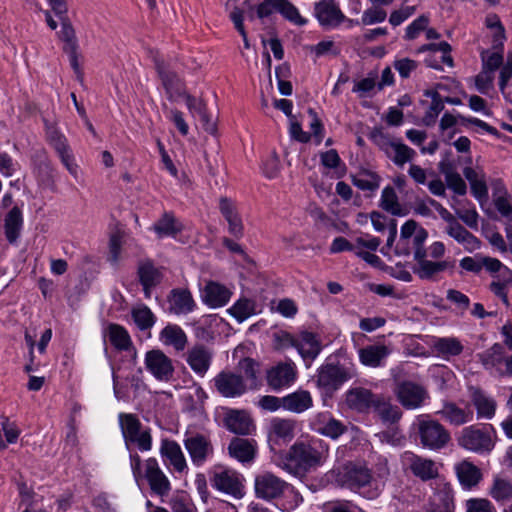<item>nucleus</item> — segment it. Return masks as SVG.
Here are the masks:
<instances>
[{
  "instance_id": "nucleus-36",
  "label": "nucleus",
  "mask_w": 512,
  "mask_h": 512,
  "mask_svg": "<svg viewBox=\"0 0 512 512\" xmlns=\"http://www.w3.org/2000/svg\"><path fill=\"white\" fill-rule=\"evenodd\" d=\"M353 185L363 191H376L380 186L381 177L368 169H361L358 173L351 175Z\"/></svg>"
},
{
  "instance_id": "nucleus-50",
  "label": "nucleus",
  "mask_w": 512,
  "mask_h": 512,
  "mask_svg": "<svg viewBox=\"0 0 512 512\" xmlns=\"http://www.w3.org/2000/svg\"><path fill=\"white\" fill-rule=\"evenodd\" d=\"M229 313L239 322L246 320L255 312V303L249 299H239L229 310Z\"/></svg>"
},
{
  "instance_id": "nucleus-46",
  "label": "nucleus",
  "mask_w": 512,
  "mask_h": 512,
  "mask_svg": "<svg viewBox=\"0 0 512 512\" xmlns=\"http://www.w3.org/2000/svg\"><path fill=\"white\" fill-rule=\"evenodd\" d=\"M119 422L124 440L135 436L141 431L142 424L135 414L121 413L119 415Z\"/></svg>"
},
{
  "instance_id": "nucleus-8",
  "label": "nucleus",
  "mask_w": 512,
  "mask_h": 512,
  "mask_svg": "<svg viewBox=\"0 0 512 512\" xmlns=\"http://www.w3.org/2000/svg\"><path fill=\"white\" fill-rule=\"evenodd\" d=\"M146 369L159 381H170L174 375V366L171 358H169L162 350L152 349L145 354Z\"/></svg>"
},
{
  "instance_id": "nucleus-43",
  "label": "nucleus",
  "mask_w": 512,
  "mask_h": 512,
  "mask_svg": "<svg viewBox=\"0 0 512 512\" xmlns=\"http://www.w3.org/2000/svg\"><path fill=\"white\" fill-rule=\"evenodd\" d=\"M131 316L136 326L141 330L150 329L156 321V317L149 307L146 305H140L132 308Z\"/></svg>"
},
{
  "instance_id": "nucleus-47",
  "label": "nucleus",
  "mask_w": 512,
  "mask_h": 512,
  "mask_svg": "<svg viewBox=\"0 0 512 512\" xmlns=\"http://www.w3.org/2000/svg\"><path fill=\"white\" fill-rule=\"evenodd\" d=\"M278 12L288 21L295 25L303 26L307 20L303 18L298 9L289 0H277Z\"/></svg>"
},
{
  "instance_id": "nucleus-27",
  "label": "nucleus",
  "mask_w": 512,
  "mask_h": 512,
  "mask_svg": "<svg viewBox=\"0 0 512 512\" xmlns=\"http://www.w3.org/2000/svg\"><path fill=\"white\" fill-rule=\"evenodd\" d=\"M225 427L238 435L249 434L252 420L248 414L240 410H230L224 418Z\"/></svg>"
},
{
  "instance_id": "nucleus-20",
  "label": "nucleus",
  "mask_w": 512,
  "mask_h": 512,
  "mask_svg": "<svg viewBox=\"0 0 512 512\" xmlns=\"http://www.w3.org/2000/svg\"><path fill=\"white\" fill-rule=\"evenodd\" d=\"M219 210L228 222L229 233L237 239L241 238L244 234V226L234 202L228 197H221Z\"/></svg>"
},
{
  "instance_id": "nucleus-9",
  "label": "nucleus",
  "mask_w": 512,
  "mask_h": 512,
  "mask_svg": "<svg viewBox=\"0 0 512 512\" xmlns=\"http://www.w3.org/2000/svg\"><path fill=\"white\" fill-rule=\"evenodd\" d=\"M394 392L400 404L406 409L419 408L428 397L427 390L412 381L397 382Z\"/></svg>"
},
{
  "instance_id": "nucleus-31",
  "label": "nucleus",
  "mask_w": 512,
  "mask_h": 512,
  "mask_svg": "<svg viewBox=\"0 0 512 512\" xmlns=\"http://www.w3.org/2000/svg\"><path fill=\"white\" fill-rule=\"evenodd\" d=\"M160 452L163 457L170 461L176 471L182 472L187 467L181 447L175 441L163 439Z\"/></svg>"
},
{
  "instance_id": "nucleus-7",
  "label": "nucleus",
  "mask_w": 512,
  "mask_h": 512,
  "mask_svg": "<svg viewBox=\"0 0 512 512\" xmlns=\"http://www.w3.org/2000/svg\"><path fill=\"white\" fill-rule=\"evenodd\" d=\"M212 381L216 391L224 398H237L248 390L243 376L232 371L223 370Z\"/></svg>"
},
{
  "instance_id": "nucleus-35",
  "label": "nucleus",
  "mask_w": 512,
  "mask_h": 512,
  "mask_svg": "<svg viewBox=\"0 0 512 512\" xmlns=\"http://www.w3.org/2000/svg\"><path fill=\"white\" fill-rule=\"evenodd\" d=\"M22 225V212L19 207L15 206L7 213L4 219L5 237L9 243L13 244L17 241Z\"/></svg>"
},
{
  "instance_id": "nucleus-58",
  "label": "nucleus",
  "mask_w": 512,
  "mask_h": 512,
  "mask_svg": "<svg viewBox=\"0 0 512 512\" xmlns=\"http://www.w3.org/2000/svg\"><path fill=\"white\" fill-rule=\"evenodd\" d=\"M424 96L431 98L428 112L437 116L444 110V100L436 90H425Z\"/></svg>"
},
{
  "instance_id": "nucleus-15",
  "label": "nucleus",
  "mask_w": 512,
  "mask_h": 512,
  "mask_svg": "<svg viewBox=\"0 0 512 512\" xmlns=\"http://www.w3.org/2000/svg\"><path fill=\"white\" fill-rule=\"evenodd\" d=\"M213 352L204 344H196L187 351L186 361L191 370L198 376L204 377L210 369Z\"/></svg>"
},
{
  "instance_id": "nucleus-44",
  "label": "nucleus",
  "mask_w": 512,
  "mask_h": 512,
  "mask_svg": "<svg viewBox=\"0 0 512 512\" xmlns=\"http://www.w3.org/2000/svg\"><path fill=\"white\" fill-rule=\"evenodd\" d=\"M381 207L395 216H403L405 212L402 210L398 202V196L393 187L387 186L383 189L381 195Z\"/></svg>"
},
{
  "instance_id": "nucleus-2",
  "label": "nucleus",
  "mask_w": 512,
  "mask_h": 512,
  "mask_svg": "<svg viewBox=\"0 0 512 512\" xmlns=\"http://www.w3.org/2000/svg\"><path fill=\"white\" fill-rule=\"evenodd\" d=\"M316 442H295L281 458V467L289 474L303 478L319 467L325 454L315 446Z\"/></svg>"
},
{
  "instance_id": "nucleus-28",
  "label": "nucleus",
  "mask_w": 512,
  "mask_h": 512,
  "mask_svg": "<svg viewBox=\"0 0 512 512\" xmlns=\"http://www.w3.org/2000/svg\"><path fill=\"white\" fill-rule=\"evenodd\" d=\"M231 292L223 285L210 281L203 291V301L211 307L224 306L230 299Z\"/></svg>"
},
{
  "instance_id": "nucleus-19",
  "label": "nucleus",
  "mask_w": 512,
  "mask_h": 512,
  "mask_svg": "<svg viewBox=\"0 0 512 512\" xmlns=\"http://www.w3.org/2000/svg\"><path fill=\"white\" fill-rule=\"evenodd\" d=\"M137 274L145 297L150 298L152 289L162 281V272L150 260H146L139 263Z\"/></svg>"
},
{
  "instance_id": "nucleus-59",
  "label": "nucleus",
  "mask_w": 512,
  "mask_h": 512,
  "mask_svg": "<svg viewBox=\"0 0 512 512\" xmlns=\"http://www.w3.org/2000/svg\"><path fill=\"white\" fill-rule=\"evenodd\" d=\"M511 282L512 278H504L503 280L493 281L489 285L490 290L499 297L507 307L510 303L506 292V286Z\"/></svg>"
},
{
  "instance_id": "nucleus-64",
  "label": "nucleus",
  "mask_w": 512,
  "mask_h": 512,
  "mask_svg": "<svg viewBox=\"0 0 512 512\" xmlns=\"http://www.w3.org/2000/svg\"><path fill=\"white\" fill-rule=\"evenodd\" d=\"M172 512H197L195 505L184 497H175L171 500Z\"/></svg>"
},
{
  "instance_id": "nucleus-5",
  "label": "nucleus",
  "mask_w": 512,
  "mask_h": 512,
  "mask_svg": "<svg viewBox=\"0 0 512 512\" xmlns=\"http://www.w3.org/2000/svg\"><path fill=\"white\" fill-rule=\"evenodd\" d=\"M418 435L421 445L433 451L443 449L451 440L450 433L444 425L433 419L418 420Z\"/></svg>"
},
{
  "instance_id": "nucleus-3",
  "label": "nucleus",
  "mask_w": 512,
  "mask_h": 512,
  "mask_svg": "<svg viewBox=\"0 0 512 512\" xmlns=\"http://www.w3.org/2000/svg\"><path fill=\"white\" fill-rule=\"evenodd\" d=\"M335 482L352 491L359 490L370 484L373 475L371 469L360 462L349 461L333 470Z\"/></svg>"
},
{
  "instance_id": "nucleus-13",
  "label": "nucleus",
  "mask_w": 512,
  "mask_h": 512,
  "mask_svg": "<svg viewBox=\"0 0 512 512\" xmlns=\"http://www.w3.org/2000/svg\"><path fill=\"white\" fill-rule=\"evenodd\" d=\"M297 372L294 363L281 362L267 370V384L273 390L289 387L296 379Z\"/></svg>"
},
{
  "instance_id": "nucleus-62",
  "label": "nucleus",
  "mask_w": 512,
  "mask_h": 512,
  "mask_svg": "<svg viewBox=\"0 0 512 512\" xmlns=\"http://www.w3.org/2000/svg\"><path fill=\"white\" fill-rule=\"evenodd\" d=\"M393 66L402 78H408L410 73L418 67V64L415 60L403 58L396 60Z\"/></svg>"
},
{
  "instance_id": "nucleus-11",
  "label": "nucleus",
  "mask_w": 512,
  "mask_h": 512,
  "mask_svg": "<svg viewBox=\"0 0 512 512\" xmlns=\"http://www.w3.org/2000/svg\"><path fill=\"white\" fill-rule=\"evenodd\" d=\"M457 441L460 447L473 452L490 451L493 448L489 433L474 426L464 428Z\"/></svg>"
},
{
  "instance_id": "nucleus-38",
  "label": "nucleus",
  "mask_w": 512,
  "mask_h": 512,
  "mask_svg": "<svg viewBox=\"0 0 512 512\" xmlns=\"http://www.w3.org/2000/svg\"><path fill=\"white\" fill-rule=\"evenodd\" d=\"M456 473L460 483L468 488L477 485L482 477L479 468L467 461L456 465Z\"/></svg>"
},
{
  "instance_id": "nucleus-17",
  "label": "nucleus",
  "mask_w": 512,
  "mask_h": 512,
  "mask_svg": "<svg viewBox=\"0 0 512 512\" xmlns=\"http://www.w3.org/2000/svg\"><path fill=\"white\" fill-rule=\"evenodd\" d=\"M145 478L147 479L152 492L159 496H165L171 489L170 482L160 469L155 458H149L145 464Z\"/></svg>"
},
{
  "instance_id": "nucleus-55",
  "label": "nucleus",
  "mask_w": 512,
  "mask_h": 512,
  "mask_svg": "<svg viewBox=\"0 0 512 512\" xmlns=\"http://www.w3.org/2000/svg\"><path fill=\"white\" fill-rule=\"evenodd\" d=\"M47 139L57 154L69 149L65 136L54 128L48 129Z\"/></svg>"
},
{
  "instance_id": "nucleus-21",
  "label": "nucleus",
  "mask_w": 512,
  "mask_h": 512,
  "mask_svg": "<svg viewBox=\"0 0 512 512\" xmlns=\"http://www.w3.org/2000/svg\"><path fill=\"white\" fill-rule=\"evenodd\" d=\"M436 414L455 426L471 422L474 417L473 410L468 405L466 408H460L454 402H444L442 408Z\"/></svg>"
},
{
  "instance_id": "nucleus-6",
  "label": "nucleus",
  "mask_w": 512,
  "mask_h": 512,
  "mask_svg": "<svg viewBox=\"0 0 512 512\" xmlns=\"http://www.w3.org/2000/svg\"><path fill=\"white\" fill-rule=\"evenodd\" d=\"M154 66L167 99L171 102H177L186 92L184 80L159 57H154Z\"/></svg>"
},
{
  "instance_id": "nucleus-24",
  "label": "nucleus",
  "mask_w": 512,
  "mask_h": 512,
  "mask_svg": "<svg viewBox=\"0 0 512 512\" xmlns=\"http://www.w3.org/2000/svg\"><path fill=\"white\" fill-rule=\"evenodd\" d=\"M313 406V399L309 391L299 389L283 397V409L300 414Z\"/></svg>"
},
{
  "instance_id": "nucleus-1",
  "label": "nucleus",
  "mask_w": 512,
  "mask_h": 512,
  "mask_svg": "<svg viewBox=\"0 0 512 512\" xmlns=\"http://www.w3.org/2000/svg\"><path fill=\"white\" fill-rule=\"evenodd\" d=\"M428 237V232L425 228L421 227L415 220H407L400 229V238L395 246V254L408 256L411 253L409 246L410 239L414 249V259L418 263V268L414 269L421 279H432L436 274L445 270L455 268V261H430L426 259L427 251L424 243Z\"/></svg>"
},
{
  "instance_id": "nucleus-63",
  "label": "nucleus",
  "mask_w": 512,
  "mask_h": 512,
  "mask_svg": "<svg viewBox=\"0 0 512 512\" xmlns=\"http://www.w3.org/2000/svg\"><path fill=\"white\" fill-rule=\"evenodd\" d=\"M447 187L451 189L455 194L463 196L467 192V185L462 179L461 175L457 172L454 175H450L445 179Z\"/></svg>"
},
{
  "instance_id": "nucleus-4",
  "label": "nucleus",
  "mask_w": 512,
  "mask_h": 512,
  "mask_svg": "<svg viewBox=\"0 0 512 512\" xmlns=\"http://www.w3.org/2000/svg\"><path fill=\"white\" fill-rule=\"evenodd\" d=\"M355 372L351 367H345L339 363H326L318 369L317 387L327 395H332L342 384L352 379Z\"/></svg>"
},
{
  "instance_id": "nucleus-51",
  "label": "nucleus",
  "mask_w": 512,
  "mask_h": 512,
  "mask_svg": "<svg viewBox=\"0 0 512 512\" xmlns=\"http://www.w3.org/2000/svg\"><path fill=\"white\" fill-rule=\"evenodd\" d=\"M315 430L324 436L336 439L346 431V427L340 421L331 418L326 424L316 427Z\"/></svg>"
},
{
  "instance_id": "nucleus-22",
  "label": "nucleus",
  "mask_w": 512,
  "mask_h": 512,
  "mask_svg": "<svg viewBox=\"0 0 512 512\" xmlns=\"http://www.w3.org/2000/svg\"><path fill=\"white\" fill-rule=\"evenodd\" d=\"M169 312L175 315H184L193 311L195 302L188 289H172L168 295Z\"/></svg>"
},
{
  "instance_id": "nucleus-32",
  "label": "nucleus",
  "mask_w": 512,
  "mask_h": 512,
  "mask_svg": "<svg viewBox=\"0 0 512 512\" xmlns=\"http://www.w3.org/2000/svg\"><path fill=\"white\" fill-rule=\"evenodd\" d=\"M471 401L479 418L491 419L495 415L496 402L486 396L481 389L471 387Z\"/></svg>"
},
{
  "instance_id": "nucleus-53",
  "label": "nucleus",
  "mask_w": 512,
  "mask_h": 512,
  "mask_svg": "<svg viewBox=\"0 0 512 512\" xmlns=\"http://www.w3.org/2000/svg\"><path fill=\"white\" fill-rule=\"evenodd\" d=\"M428 24V16H419L406 28L405 38L408 40L415 39L422 31L426 30Z\"/></svg>"
},
{
  "instance_id": "nucleus-33",
  "label": "nucleus",
  "mask_w": 512,
  "mask_h": 512,
  "mask_svg": "<svg viewBox=\"0 0 512 512\" xmlns=\"http://www.w3.org/2000/svg\"><path fill=\"white\" fill-rule=\"evenodd\" d=\"M373 409L384 424L393 425L402 417L400 408L382 396H378Z\"/></svg>"
},
{
  "instance_id": "nucleus-41",
  "label": "nucleus",
  "mask_w": 512,
  "mask_h": 512,
  "mask_svg": "<svg viewBox=\"0 0 512 512\" xmlns=\"http://www.w3.org/2000/svg\"><path fill=\"white\" fill-rule=\"evenodd\" d=\"M259 363L253 358L246 357L239 361L238 367L243 373V378L248 389H255L259 385Z\"/></svg>"
},
{
  "instance_id": "nucleus-48",
  "label": "nucleus",
  "mask_w": 512,
  "mask_h": 512,
  "mask_svg": "<svg viewBox=\"0 0 512 512\" xmlns=\"http://www.w3.org/2000/svg\"><path fill=\"white\" fill-rule=\"evenodd\" d=\"M481 363L486 368H492L502 363L504 359V348L501 344L496 343L490 349L478 355Z\"/></svg>"
},
{
  "instance_id": "nucleus-40",
  "label": "nucleus",
  "mask_w": 512,
  "mask_h": 512,
  "mask_svg": "<svg viewBox=\"0 0 512 512\" xmlns=\"http://www.w3.org/2000/svg\"><path fill=\"white\" fill-rule=\"evenodd\" d=\"M108 336L111 344L119 351H128L132 346V340L127 330L119 324L108 326Z\"/></svg>"
},
{
  "instance_id": "nucleus-42",
  "label": "nucleus",
  "mask_w": 512,
  "mask_h": 512,
  "mask_svg": "<svg viewBox=\"0 0 512 512\" xmlns=\"http://www.w3.org/2000/svg\"><path fill=\"white\" fill-rule=\"evenodd\" d=\"M296 422L292 419L275 418L270 424V435L283 440H291L294 436Z\"/></svg>"
},
{
  "instance_id": "nucleus-34",
  "label": "nucleus",
  "mask_w": 512,
  "mask_h": 512,
  "mask_svg": "<svg viewBox=\"0 0 512 512\" xmlns=\"http://www.w3.org/2000/svg\"><path fill=\"white\" fill-rule=\"evenodd\" d=\"M390 351L385 345H368L359 350L360 362L369 367H379Z\"/></svg>"
},
{
  "instance_id": "nucleus-52",
  "label": "nucleus",
  "mask_w": 512,
  "mask_h": 512,
  "mask_svg": "<svg viewBox=\"0 0 512 512\" xmlns=\"http://www.w3.org/2000/svg\"><path fill=\"white\" fill-rule=\"evenodd\" d=\"M126 444H136L140 451H149L152 448L150 429L139 431L135 436L125 440Z\"/></svg>"
},
{
  "instance_id": "nucleus-39",
  "label": "nucleus",
  "mask_w": 512,
  "mask_h": 512,
  "mask_svg": "<svg viewBox=\"0 0 512 512\" xmlns=\"http://www.w3.org/2000/svg\"><path fill=\"white\" fill-rule=\"evenodd\" d=\"M383 152L387 157L391 158L397 166H403L406 162L411 161L415 155V151L412 148L403 143L394 141H391L387 150Z\"/></svg>"
},
{
  "instance_id": "nucleus-18",
  "label": "nucleus",
  "mask_w": 512,
  "mask_h": 512,
  "mask_svg": "<svg viewBox=\"0 0 512 512\" xmlns=\"http://www.w3.org/2000/svg\"><path fill=\"white\" fill-rule=\"evenodd\" d=\"M212 485L217 490L235 498L243 497V485L235 472L225 470L215 473L212 478Z\"/></svg>"
},
{
  "instance_id": "nucleus-54",
  "label": "nucleus",
  "mask_w": 512,
  "mask_h": 512,
  "mask_svg": "<svg viewBox=\"0 0 512 512\" xmlns=\"http://www.w3.org/2000/svg\"><path fill=\"white\" fill-rule=\"evenodd\" d=\"M387 17L384 9L379 7H371L363 12L361 21L364 25H372L383 22Z\"/></svg>"
},
{
  "instance_id": "nucleus-23",
  "label": "nucleus",
  "mask_w": 512,
  "mask_h": 512,
  "mask_svg": "<svg viewBox=\"0 0 512 512\" xmlns=\"http://www.w3.org/2000/svg\"><path fill=\"white\" fill-rule=\"evenodd\" d=\"M228 452L231 457L242 463L251 462L255 458L256 454L255 441L235 437L231 440L228 446Z\"/></svg>"
},
{
  "instance_id": "nucleus-14",
  "label": "nucleus",
  "mask_w": 512,
  "mask_h": 512,
  "mask_svg": "<svg viewBox=\"0 0 512 512\" xmlns=\"http://www.w3.org/2000/svg\"><path fill=\"white\" fill-rule=\"evenodd\" d=\"M184 446L189 453L191 461L202 465L213 454V445L208 437L203 434H195L184 440Z\"/></svg>"
},
{
  "instance_id": "nucleus-16",
  "label": "nucleus",
  "mask_w": 512,
  "mask_h": 512,
  "mask_svg": "<svg viewBox=\"0 0 512 512\" xmlns=\"http://www.w3.org/2000/svg\"><path fill=\"white\" fill-rule=\"evenodd\" d=\"M314 15L323 27L339 26L345 19L334 0H321L314 5Z\"/></svg>"
},
{
  "instance_id": "nucleus-57",
  "label": "nucleus",
  "mask_w": 512,
  "mask_h": 512,
  "mask_svg": "<svg viewBox=\"0 0 512 512\" xmlns=\"http://www.w3.org/2000/svg\"><path fill=\"white\" fill-rule=\"evenodd\" d=\"M494 74L490 71H482L475 77V86L476 89L482 93L486 94L493 87Z\"/></svg>"
},
{
  "instance_id": "nucleus-26",
  "label": "nucleus",
  "mask_w": 512,
  "mask_h": 512,
  "mask_svg": "<svg viewBox=\"0 0 512 512\" xmlns=\"http://www.w3.org/2000/svg\"><path fill=\"white\" fill-rule=\"evenodd\" d=\"M184 229L183 224L171 212H165L156 221L153 230L159 238L176 237Z\"/></svg>"
},
{
  "instance_id": "nucleus-10",
  "label": "nucleus",
  "mask_w": 512,
  "mask_h": 512,
  "mask_svg": "<svg viewBox=\"0 0 512 512\" xmlns=\"http://www.w3.org/2000/svg\"><path fill=\"white\" fill-rule=\"evenodd\" d=\"M289 484L270 472H264L255 478V493L258 498L273 500L283 496Z\"/></svg>"
},
{
  "instance_id": "nucleus-56",
  "label": "nucleus",
  "mask_w": 512,
  "mask_h": 512,
  "mask_svg": "<svg viewBox=\"0 0 512 512\" xmlns=\"http://www.w3.org/2000/svg\"><path fill=\"white\" fill-rule=\"evenodd\" d=\"M122 246V234L120 231L113 233L109 240V261L116 264L120 257Z\"/></svg>"
},
{
  "instance_id": "nucleus-37",
  "label": "nucleus",
  "mask_w": 512,
  "mask_h": 512,
  "mask_svg": "<svg viewBox=\"0 0 512 512\" xmlns=\"http://www.w3.org/2000/svg\"><path fill=\"white\" fill-rule=\"evenodd\" d=\"M455 508L451 490L447 487L434 493L428 512H453Z\"/></svg>"
},
{
  "instance_id": "nucleus-29",
  "label": "nucleus",
  "mask_w": 512,
  "mask_h": 512,
  "mask_svg": "<svg viewBox=\"0 0 512 512\" xmlns=\"http://www.w3.org/2000/svg\"><path fill=\"white\" fill-rule=\"evenodd\" d=\"M159 338L164 345L172 346L176 351H183L188 342L186 333L176 324L165 326L161 330Z\"/></svg>"
},
{
  "instance_id": "nucleus-30",
  "label": "nucleus",
  "mask_w": 512,
  "mask_h": 512,
  "mask_svg": "<svg viewBox=\"0 0 512 512\" xmlns=\"http://www.w3.org/2000/svg\"><path fill=\"white\" fill-rule=\"evenodd\" d=\"M321 349V343L315 333L301 332L297 351L304 360L313 361L319 355Z\"/></svg>"
},
{
  "instance_id": "nucleus-61",
  "label": "nucleus",
  "mask_w": 512,
  "mask_h": 512,
  "mask_svg": "<svg viewBox=\"0 0 512 512\" xmlns=\"http://www.w3.org/2000/svg\"><path fill=\"white\" fill-rule=\"evenodd\" d=\"M416 11L415 6L401 7L399 10H395L390 14L389 22L393 26H398L403 23L406 19L412 16Z\"/></svg>"
},
{
  "instance_id": "nucleus-45",
  "label": "nucleus",
  "mask_w": 512,
  "mask_h": 512,
  "mask_svg": "<svg viewBox=\"0 0 512 512\" xmlns=\"http://www.w3.org/2000/svg\"><path fill=\"white\" fill-rule=\"evenodd\" d=\"M490 495L497 502L512 500V483L506 479L495 478L490 488Z\"/></svg>"
},
{
  "instance_id": "nucleus-49",
  "label": "nucleus",
  "mask_w": 512,
  "mask_h": 512,
  "mask_svg": "<svg viewBox=\"0 0 512 512\" xmlns=\"http://www.w3.org/2000/svg\"><path fill=\"white\" fill-rule=\"evenodd\" d=\"M434 348L439 354L456 356L462 353L463 345L456 338H439L434 343Z\"/></svg>"
},
{
  "instance_id": "nucleus-12",
  "label": "nucleus",
  "mask_w": 512,
  "mask_h": 512,
  "mask_svg": "<svg viewBox=\"0 0 512 512\" xmlns=\"http://www.w3.org/2000/svg\"><path fill=\"white\" fill-rule=\"evenodd\" d=\"M402 461L409 467L412 474L422 481H429L438 477V468L431 459L406 451L402 455Z\"/></svg>"
},
{
  "instance_id": "nucleus-25",
  "label": "nucleus",
  "mask_w": 512,
  "mask_h": 512,
  "mask_svg": "<svg viewBox=\"0 0 512 512\" xmlns=\"http://www.w3.org/2000/svg\"><path fill=\"white\" fill-rule=\"evenodd\" d=\"M378 396L379 395H375L365 388H353L346 394V403L352 409L364 411L370 407H374Z\"/></svg>"
},
{
  "instance_id": "nucleus-60",
  "label": "nucleus",
  "mask_w": 512,
  "mask_h": 512,
  "mask_svg": "<svg viewBox=\"0 0 512 512\" xmlns=\"http://www.w3.org/2000/svg\"><path fill=\"white\" fill-rule=\"evenodd\" d=\"M493 505L487 499L473 498L466 501V512H492Z\"/></svg>"
}]
</instances>
